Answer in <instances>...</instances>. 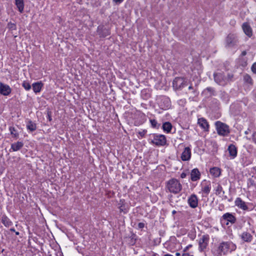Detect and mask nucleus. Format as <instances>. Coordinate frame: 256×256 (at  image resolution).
<instances>
[{
    "label": "nucleus",
    "mask_w": 256,
    "mask_h": 256,
    "mask_svg": "<svg viewBox=\"0 0 256 256\" xmlns=\"http://www.w3.org/2000/svg\"><path fill=\"white\" fill-rule=\"evenodd\" d=\"M236 246L230 241L222 242L212 250L214 256H222L236 250Z\"/></svg>",
    "instance_id": "f257e3e1"
},
{
    "label": "nucleus",
    "mask_w": 256,
    "mask_h": 256,
    "mask_svg": "<svg viewBox=\"0 0 256 256\" xmlns=\"http://www.w3.org/2000/svg\"><path fill=\"white\" fill-rule=\"evenodd\" d=\"M234 204L236 206L243 210H248L246 203L242 200L240 198H237L236 199Z\"/></svg>",
    "instance_id": "f8f14e48"
},
{
    "label": "nucleus",
    "mask_w": 256,
    "mask_h": 256,
    "mask_svg": "<svg viewBox=\"0 0 256 256\" xmlns=\"http://www.w3.org/2000/svg\"><path fill=\"white\" fill-rule=\"evenodd\" d=\"M242 29L244 32V33L249 38H250L252 36L253 32L252 28H251L250 24L247 22H244L242 24Z\"/></svg>",
    "instance_id": "2eb2a0df"
},
{
    "label": "nucleus",
    "mask_w": 256,
    "mask_h": 256,
    "mask_svg": "<svg viewBox=\"0 0 256 256\" xmlns=\"http://www.w3.org/2000/svg\"><path fill=\"white\" fill-rule=\"evenodd\" d=\"M16 234L18 236L20 234V232H15Z\"/></svg>",
    "instance_id": "4d7b16f0"
},
{
    "label": "nucleus",
    "mask_w": 256,
    "mask_h": 256,
    "mask_svg": "<svg viewBox=\"0 0 256 256\" xmlns=\"http://www.w3.org/2000/svg\"><path fill=\"white\" fill-rule=\"evenodd\" d=\"M215 125L219 135L222 136H228L230 133L229 126L226 124L217 121Z\"/></svg>",
    "instance_id": "423d86ee"
},
{
    "label": "nucleus",
    "mask_w": 256,
    "mask_h": 256,
    "mask_svg": "<svg viewBox=\"0 0 256 256\" xmlns=\"http://www.w3.org/2000/svg\"><path fill=\"white\" fill-rule=\"evenodd\" d=\"M210 240L208 234L202 235L198 241V251L200 252H205L207 249Z\"/></svg>",
    "instance_id": "39448f33"
},
{
    "label": "nucleus",
    "mask_w": 256,
    "mask_h": 256,
    "mask_svg": "<svg viewBox=\"0 0 256 256\" xmlns=\"http://www.w3.org/2000/svg\"><path fill=\"white\" fill-rule=\"evenodd\" d=\"M146 132L147 131L146 130H144L139 131L138 132V134L140 136H138V138H140V137L141 138H142L144 137V136L146 133Z\"/></svg>",
    "instance_id": "58836bf2"
},
{
    "label": "nucleus",
    "mask_w": 256,
    "mask_h": 256,
    "mask_svg": "<svg viewBox=\"0 0 256 256\" xmlns=\"http://www.w3.org/2000/svg\"><path fill=\"white\" fill-rule=\"evenodd\" d=\"M26 128L30 132H34L36 129V126L35 123L32 120H28L26 124Z\"/></svg>",
    "instance_id": "c756f323"
},
{
    "label": "nucleus",
    "mask_w": 256,
    "mask_h": 256,
    "mask_svg": "<svg viewBox=\"0 0 256 256\" xmlns=\"http://www.w3.org/2000/svg\"><path fill=\"white\" fill-rule=\"evenodd\" d=\"M198 123L204 131H208L209 124L206 119L203 118H200L198 119Z\"/></svg>",
    "instance_id": "a211bd4d"
},
{
    "label": "nucleus",
    "mask_w": 256,
    "mask_h": 256,
    "mask_svg": "<svg viewBox=\"0 0 256 256\" xmlns=\"http://www.w3.org/2000/svg\"><path fill=\"white\" fill-rule=\"evenodd\" d=\"M188 202L190 207L192 208H196L198 205V198L196 194H192L188 200Z\"/></svg>",
    "instance_id": "4468645a"
},
{
    "label": "nucleus",
    "mask_w": 256,
    "mask_h": 256,
    "mask_svg": "<svg viewBox=\"0 0 256 256\" xmlns=\"http://www.w3.org/2000/svg\"><path fill=\"white\" fill-rule=\"evenodd\" d=\"M250 132V128H248V130H246L244 132V134H248Z\"/></svg>",
    "instance_id": "3c124183"
},
{
    "label": "nucleus",
    "mask_w": 256,
    "mask_h": 256,
    "mask_svg": "<svg viewBox=\"0 0 256 256\" xmlns=\"http://www.w3.org/2000/svg\"><path fill=\"white\" fill-rule=\"evenodd\" d=\"M124 0H113V2H114L116 4H121Z\"/></svg>",
    "instance_id": "49530a36"
},
{
    "label": "nucleus",
    "mask_w": 256,
    "mask_h": 256,
    "mask_svg": "<svg viewBox=\"0 0 256 256\" xmlns=\"http://www.w3.org/2000/svg\"><path fill=\"white\" fill-rule=\"evenodd\" d=\"M162 128L164 132L166 133H170L171 132L172 126L170 122H168L163 124Z\"/></svg>",
    "instance_id": "bb28decb"
},
{
    "label": "nucleus",
    "mask_w": 256,
    "mask_h": 256,
    "mask_svg": "<svg viewBox=\"0 0 256 256\" xmlns=\"http://www.w3.org/2000/svg\"><path fill=\"white\" fill-rule=\"evenodd\" d=\"M251 70L254 74H256V62L252 64Z\"/></svg>",
    "instance_id": "a19ab883"
},
{
    "label": "nucleus",
    "mask_w": 256,
    "mask_h": 256,
    "mask_svg": "<svg viewBox=\"0 0 256 256\" xmlns=\"http://www.w3.org/2000/svg\"><path fill=\"white\" fill-rule=\"evenodd\" d=\"M176 256H180V254L179 252H176Z\"/></svg>",
    "instance_id": "bf43d9fd"
},
{
    "label": "nucleus",
    "mask_w": 256,
    "mask_h": 256,
    "mask_svg": "<svg viewBox=\"0 0 256 256\" xmlns=\"http://www.w3.org/2000/svg\"><path fill=\"white\" fill-rule=\"evenodd\" d=\"M221 97L222 98H223V100L225 102H227L228 100V94L224 92H222L221 94Z\"/></svg>",
    "instance_id": "ea45409f"
},
{
    "label": "nucleus",
    "mask_w": 256,
    "mask_h": 256,
    "mask_svg": "<svg viewBox=\"0 0 256 256\" xmlns=\"http://www.w3.org/2000/svg\"><path fill=\"white\" fill-rule=\"evenodd\" d=\"M7 27L8 28L11 30H16V24L12 22H10L8 23Z\"/></svg>",
    "instance_id": "f704fd0d"
},
{
    "label": "nucleus",
    "mask_w": 256,
    "mask_h": 256,
    "mask_svg": "<svg viewBox=\"0 0 256 256\" xmlns=\"http://www.w3.org/2000/svg\"><path fill=\"white\" fill-rule=\"evenodd\" d=\"M210 174L214 178H218L221 174V170L218 167H213L210 170Z\"/></svg>",
    "instance_id": "b1692460"
},
{
    "label": "nucleus",
    "mask_w": 256,
    "mask_h": 256,
    "mask_svg": "<svg viewBox=\"0 0 256 256\" xmlns=\"http://www.w3.org/2000/svg\"><path fill=\"white\" fill-rule=\"evenodd\" d=\"M238 64L242 68H246L248 64L247 58H246L240 57L238 61Z\"/></svg>",
    "instance_id": "c85d7f7f"
},
{
    "label": "nucleus",
    "mask_w": 256,
    "mask_h": 256,
    "mask_svg": "<svg viewBox=\"0 0 256 256\" xmlns=\"http://www.w3.org/2000/svg\"><path fill=\"white\" fill-rule=\"evenodd\" d=\"M24 142H17L11 144L10 150L13 152H16L20 150L24 146Z\"/></svg>",
    "instance_id": "5701e85b"
},
{
    "label": "nucleus",
    "mask_w": 256,
    "mask_h": 256,
    "mask_svg": "<svg viewBox=\"0 0 256 256\" xmlns=\"http://www.w3.org/2000/svg\"><path fill=\"white\" fill-rule=\"evenodd\" d=\"M248 187L254 186L256 188V182L252 178H249L248 180Z\"/></svg>",
    "instance_id": "c9c22d12"
},
{
    "label": "nucleus",
    "mask_w": 256,
    "mask_h": 256,
    "mask_svg": "<svg viewBox=\"0 0 256 256\" xmlns=\"http://www.w3.org/2000/svg\"><path fill=\"white\" fill-rule=\"evenodd\" d=\"M216 195H219L221 193V192H222L223 194L224 193V192L220 184H218V186L216 187Z\"/></svg>",
    "instance_id": "473e14b6"
},
{
    "label": "nucleus",
    "mask_w": 256,
    "mask_h": 256,
    "mask_svg": "<svg viewBox=\"0 0 256 256\" xmlns=\"http://www.w3.org/2000/svg\"><path fill=\"white\" fill-rule=\"evenodd\" d=\"M187 85L186 81L182 78L176 77L172 82V86L174 90H181Z\"/></svg>",
    "instance_id": "0eeeda50"
},
{
    "label": "nucleus",
    "mask_w": 256,
    "mask_h": 256,
    "mask_svg": "<svg viewBox=\"0 0 256 256\" xmlns=\"http://www.w3.org/2000/svg\"><path fill=\"white\" fill-rule=\"evenodd\" d=\"M47 118L50 122L52 120V116H51V112H48Z\"/></svg>",
    "instance_id": "c03bdc74"
},
{
    "label": "nucleus",
    "mask_w": 256,
    "mask_h": 256,
    "mask_svg": "<svg viewBox=\"0 0 256 256\" xmlns=\"http://www.w3.org/2000/svg\"><path fill=\"white\" fill-rule=\"evenodd\" d=\"M247 140H250L252 139L253 142H254L256 144V131L253 132L252 136V138H248V136L246 137Z\"/></svg>",
    "instance_id": "4c0bfd02"
},
{
    "label": "nucleus",
    "mask_w": 256,
    "mask_h": 256,
    "mask_svg": "<svg viewBox=\"0 0 256 256\" xmlns=\"http://www.w3.org/2000/svg\"><path fill=\"white\" fill-rule=\"evenodd\" d=\"M2 222L6 227H9L12 224V222L5 215L2 216Z\"/></svg>",
    "instance_id": "a878e982"
},
{
    "label": "nucleus",
    "mask_w": 256,
    "mask_h": 256,
    "mask_svg": "<svg viewBox=\"0 0 256 256\" xmlns=\"http://www.w3.org/2000/svg\"><path fill=\"white\" fill-rule=\"evenodd\" d=\"M230 158L234 159L236 157L238 154V150L236 147L233 144H230L228 148Z\"/></svg>",
    "instance_id": "f3484780"
},
{
    "label": "nucleus",
    "mask_w": 256,
    "mask_h": 256,
    "mask_svg": "<svg viewBox=\"0 0 256 256\" xmlns=\"http://www.w3.org/2000/svg\"><path fill=\"white\" fill-rule=\"evenodd\" d=\"M192 245L190 244H188V246H187L184 250V252H186L188 251L190 248H191L192 247Z\"/></svg>",
    "instance_id": "37998d69"
},
{
    "label": "nucleus",
    "mask_w": 256,
    "mask_h": 256,
    "mask_svg": "<svg viewBox=\"0 0 256 256\" xmlns=\"http://www.w3.org/2000/svg\"><path fill=\"white\" fill-rule=\"evenodd\" d=\"M186 174L185 173V172H182V174H180V178H185L186 177Z\"/></svg>",
    "instance_id": "de8ad7c7"
},
{
    "label": "nucleus",
    "mask_w": 256,
    "mask_h": 256,
    "mask_svg": "<svg viewBox=\"0 0 256 256\" xmlns=\"http://www.w3.org/2000/svg\"><path fill=\"white\" fill-rule=\"evenodd\" d=\"M164 256H172V255H171L170 254H164Z\"/></svg>",
    "instance_id": "13d9d810"
},
{
    "label": "nucleus",
    "mask_w": 256,
    "mask_h": 256,
    "mask_svg": "<svg viewBox=\"0 0 256 256\" xmlns=\"http://www.w3.org/2000/svg\"><path fill=\"white\" fill-rule=\"evenodd\" d=\"M150 142L158 146H164L166 143L165 136L160 134H152L150 135Z\"/></svg>",
    "instance_id": "20e7f679"
},
{
    "label": "nucleus",
    "mask_w": 256,
    "mask_h": 256,
    "mask_svg": "<svg viewBox=\"0 0 256 256\" xmlns=\"http://www.w3.org/2000/svg\"><path fill=\"white\" fill-rule=\"evenodd\" d=\"M144 122H142L140 124H142Z\"/></svg>",
    "instance_id": "680f3d73"
},
{
    "label": "nucleus",
    "mask_w": 256,
    "mask_h": 256,
    "mask_svg": "<svg viewBox=\"0 0 256 256\" xmlns=\"http://www.w3.org/2000/svg\"><path fill=\"white\" fill-rule=\"evenodd\" d=\"M176 211L175 210H173L172 211V214L174 216V214H176Z\"/></svg>",
    "instance_id": "864d4df0"
},
{
    "label": "nucleus",
    "mask_w": 256,
    "mask_h": 256,
    "mask_svg": "<svg viewBox=\"0 0 256 256\" xmlns=\"http://www.w3.org/2000/svg\"><path fill=\"white\" fill-rule=\"evenodd\" d=\"M243 80L244 82L250 85H252L254 84L253 80L252 79L250 76L248 74H244L243 76Z\"/></svg>",
    "instance_id": "2f4dec72"
},
{
    "label": "nucleus",
    "mask_w": 256,
    "mask_h": 256,
    "mask_svg": "<svg viewBox=\"0 0 256 256\" xmlns=\"http://www.w3.org/2000/svg\"><path fill=\"white\" fill-rule=\"evenodd\" d=\"M186 102L185 100H180L179 101H178V104H184V102Z\"/></svg>",
    "instance_id": "09e8293b"
},
{
    "label": "nucleus",
    "mask_w": 256,
    "mask_h": 256,
    "mask_svg": "<svg viewBox=\"0 0 256 256\" xmlns=\"http://www.w3.org/2000/svg\"><path fill=\"white\" fill-rule=\"evenodd\" d=\"M9 130L10 134L12 136V138L17 139L19 138V134L15 128L13 126H10L9 128Z\"/></svg>",
    "instance_id": "7c9ffc66"
},
{
    "label": "nucleus",
    "mask_w": 256,
    "mask_h": 256,
    "mask_svg": "<svg viewBox=\"0 0 256 256\" xmlns=\"http://www.w3.org/2000/svg\"><path fill=\"white\" fill-rule=\"evenodd\" d=\"M211 190V183L210 181L204 180L202 182V190L207 196Z\"/></svg>",
    "instance_id": "9b49d317"
},
{
    "label": "nucleus",
    "mask_w": 256,
    "mask_h": 256,
    "mask_svg": "<svg viewBox=\"0 0 256 256\" xmlns=\"http://www.w3.org/2000/svg\"><path fill=\"white\" fill-rule=\"evenodd\" d=\"M191 156V150L189 147H186L184 148L183 151L182 156L181 158L184 161L188 160Z\"/></svg>",
    "instance_id": "6ab92c4d"
},
{
    "label": "nucleus",
    "mask_w": 256,
    "mask_h": 256,
    "mask_svg": "<svg viewBox=\"0 0 256 256\" xmlns=\"http://www.w3.org/2000/svg\"><path fill=\"white\" fill-rule=\"evenodd\" d=\"M22 86L26 90H29L31 88L30 84L27 81H24L22 84Z\"/></svg>",
    "instance_id": "72a5a7b5"
},
{
    "label": "nucleus",
    "mask_w": 256,
    "mask_h": 256,
    "mask_svg": "<svg viewBox=\"0 0 256 256\" xmlns=\"http://www.w3.org/2000/svg\"><path fill=\"white\" fill-rule=\"evenodd\" d=\"M214 81L220 85L224 86L227 82V78L223 72H217L214 74Z\"/></svg>",
    "instance_id": "1a4fd4ad"
},
{
    "label": "nucleus",
    "mask_w": 256,
    "mask_h": 256,
    "mask_svg": "<svg viewBox=\"0 0 256 256\" xmlns=\"http://www.w3.org/2000/svg\"><path fill=\"white\" fill-rule=\"evenodd\" d=\"M202 94L206 98H209L215 96L216 92L214 88L208 87L202 91Z\"/></svg>",
    "instance_id": "412c9836"
},
{
    "label": "nucleus",
    "mask_w": 256,
    "mask_h": 256,
    "mask_svg": "<svg viewBox=\"0 0 256 256\" xmlns=\"http://www.w3.org/2000/svg\"><path fill=\"white\" fill-rule=\"evenodd\" d=\"M10 230L11 232H16V230H15V229H14V228H10Z\"/></svg>",
    "instance_id": "5fc2aeb1"
},
{
    "label": "nucleus",
    "mask_w": 256,
    "mask_h": 256,
    "mask_svg": "<svg viewBox=\"0 0 256 256\" xmlns=\"http://www.w3.org/2000/svg\"><path fill=\"white\" fill-rule=\"evenodd\" d=\"M182 256H190V254L188 253H184Z\"/></svg>",
    "instance_id": "603ef678"
},
{
    "label": "nucleus",
    "mask_w": 256,
    "mask_h": 256,
    "mask_svg": "<svg viewBox=\"0 0 256 256\" xmlns=\"http://www.w3.org/2000/svg\"><path fill=\"white\" fill-rule=\"evenodd\" d=\"M240 238L244 242H250L253 239V236L250 232H244L241 234Z\"/></svg>",
    "instance_id": "4be33fe9"
},
{
    "label": "nucleus",
    "mask_w": 256,
    "mask_h": 256,
    "mask_svg": "<svg viewBox=\"0 0 256 256\" xmlns=\"http://www.w3.org/2000/svg\"><path fill=\"white\" fill-rule=\"evenodd\" d=\"M246 51H243L242 52L240 57H244V56H246Z\"/></svg>",
    "instance_id": "8fccbe9b"
},
{
    "label": "nucleus",
    "mask_w": 256,
    "mask_h": 256,
    "mask_svg": "<svg viewBox=\"0 0 256 256\" xmlns=\"http://www.w3.org/2000/svg\"><path fill=\"white\" fill-rule=\"evenodd\" d=\"M227 198V196H224V198Z\"/></svg>",
    "instance_id": "052dcab7"
},
{
    "label": "nucleus",
    "mask_w": 256,
    "mask_h": 256,
    "mask_svg": "<svg viewBox=\"0 0 256 256\" xmlns=\"http://www.w3.org/2000/svg\"><path fill=\"white\" fill-rule=\"evenodd\" d=\"M32 86L34 92L36 93H38L40 92L42 86V82H37L34 83Z\"/></svg>",
    "instance_id": "cd10ccee"
},
{
    "label": "nucleus",
    "mask_w": 256,
    "mask_h": 256,
    "mask_svg": "<svg viewBox=\"0 0 256 256\" xmlns=\"http://www.w3.org/2000/svg\"><path fill=\"white\" fill-rule=\"evenodd\" d=\"M166 188L168 192L176 194L180 192L182 186L178 180L172 178L166 182Z\"/></svg>",
    "instance_id": "f03ea898"
},
{
    "label": "nucleus",
    "mask_w": 256,
    "mask_h": 256,
    "mask_svg": "<svg viewBox=\"0 0 256 256\" xmlns=\"http://www.w3.org/2000/svg\"><path fill=\"white\" fill-rule=\"evenodd\" d=\"M238 42V36L236 34H230L226 39V46L228 48L234 47Z\"/></svg>",
    "instance_id": "6e6552de"
},
{
    "label": "nucleus",
    "mask_w": 256,
    "mask_h": 256,
    "mask_svg": "<svg viewBox=\"0 0 256 256\" xmlns=\"http://www.w3.org/2000/svg\"><path fill=\"white\" fill-rule=\"evenodd\" d=\"M236 222V218L235 214L226 212L220 218V222L222 225L228 226L234 224Z\"/></svg>",
    "instance_id": "7ed1b4c3"
},
{
    "label": "nucleus",
    "mask_w": 256,
    "mask_h": 256,
    "mask_svg": "<svg viewBox=\"0 0 256 256\" xmlns=\"http://www.w3.org/2000/svg\"><path fill=\"white\" fill-rule=\"evenodd\" d=\"M15 4L18 8V10L22 13L24 9V0H15Z\"/></svg>",
    "instance_id": "393cba45"
},
{
    "label": "nucleus",
    "mask_w": 256,
    "mask_h": 256,
    "mask_svg": "<svg viewBox=\"0 0 256 256\" xmlns=\"http://www.w3.org/2000/svg\"><path fill=\"white\" fill-rule=\"evenodd\" d=\"M144 223L143 222H139L138 224V227L140 228H144Z\"/></svg>",
    "instance_id": "a18cd8bd"
},
{
    "label": "nucleus",
    "mask_w": 256,
    "mask_h": 256,
    "mask_svg": "<svg viewBox=\"0 0 256 256\" xmlns=\"http://www.w3.org/2000/svg\"><path fill=\"white\" fill-rule=\"evenodd\" d=\"M194 88L192 87V86H190L189 87H188V90H193Z\"/></svg>",
    "instance_id": "6e6d98bb"
},
{
    "label": "nucleus",
    "mask_w": 256,
    "mask_h": 256,
    "mask_svg": "<svg viewBox=\"0 0 256 256\" xmlns=\"http://www.w3.org/2000/svg\"><path fill=\"white\" fill-rule=\"evenodd\" d=\"M150 122L152 126L154 128H157L158 126L157 121L154 119L150 120Z\"/></svg>",
    "instance_id": "e433bc0d"
},
{
    "label": "nucleus",
    "mask_w": 256,
    "mask_h": 256,
    "mask_svg": "<svg viewBox=\"0 0 256 256\" xmlns=\"http://www.w3.org/2000/svg\"><path fill=\"white\" fill-rule=\"evenodd\" d=\"M97 32L100 38H105L110 34V30L103 26H99L98 27Z\"/></svg>",
    "instance_id": "ddd939ff"
},
{
    "label": "nucleus",
    "mask_w": 256,
    "mask_h": 256,
    "mask_svg": "<svg viewBox=\"0 0 256 256\" xmlns=\"http://www.w3.org/2000/svg\"><path fill=\"white\" fill-rule=\"evenodd\" d=\"M200 178V173L198 168L193 169L190 172V179L192 181L195 182Z\"/></svg>",
    "instance_id": "aec40b11"
},
{
    "label": "nucleus",
    "mask_w": 256,
    "mask_h": 256,
    "mask_svg": "<svg viewBox=\"0 0 256 256\" xmlns=\"http://www.w3.org/2000/svg\"><path fill=\"white\" fill-rule=\"evenodd\" d=\"M160 108L162 110L168 109L170 106V101L168 98L162 97L158 103Z\"/></svg>",
    "instance_id": "9d476101"
},
{
    "label": "nucleus",
    "mask_w": 256,
    "mask_h": 256,
    "mask_svg": "<svg viewBox=\"0 0 256 256\" xmlns=\"http://www.w3.org/2000/svg\"><path fill=\"white\" fill-rule=\"evenodd\" d=\"M12 92V90L8 85L4 84L0 82V94L2 95L6 96L9 95Z\"/></svg>",
    "instance_id": "dca6fc26"
},
{
    "label": "nucleus",
    "mask_w": 256,
    "mask_h": 256,
    "mask_svg": "<svg viewBox=\"0 0 256 256\" xmlns=\"http://www.w3.org/2000/svg\"><path fill=\"white\" fill-rule=\"evenodd\" d=\"M227 78V82L229 80H232L233 78V74H228L227 77H226Z\"/></svg>",
    "instance_id": "79ce46f5"
}]
</instances>
